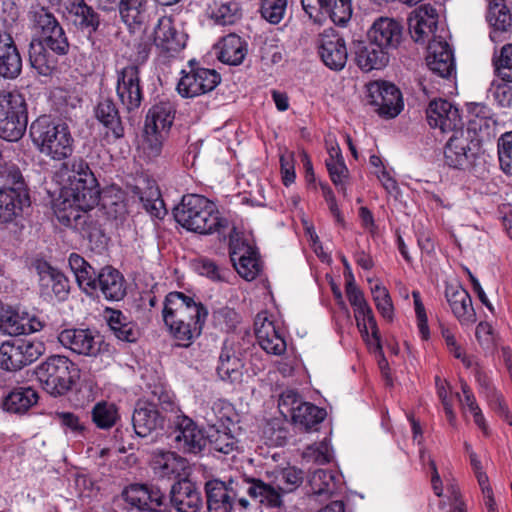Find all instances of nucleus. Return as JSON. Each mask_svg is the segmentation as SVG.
<instances>
[{
  "label": "nucleus",
  "instance_id": "nucleus-35",
  "mask_svg": "<svg viewBox=\"0 0 512 512\" xmlns=\"http://www.w3.org/2000/svg\"><path fill=\"white\" fill-rule=\"evenodd\" d=\"M107 300L119 301L126 295L125 279L115 268L106 266L97 275V289Z\"/></svg>",
  "mask_w": 512,
  "mask_h": 512
},
{
  "label": "nucleus",
  "instance_id": "nucleus-12",
  "mask_svg": "<svg viewBox=\"0 0 512 512\" xmlns=\"http://www.w3.org/2000/svg\"><path fill=\"white\" fill-rule=\"evenodd\" d=\"M44 353L41 342L24 339L5 341L0 345V368L18 371L36 361Z\"/></svg>",
  "mask_w": 512,
  "mask_h": 512
},
{
  "label": "nucleus",
  "instance_id": "nucleus-4",
  "mask_svg": "<svg viewBox=\"0 0 512 512\" xmlns=\"http://www.w3.org/2000/svg\"><path fill=\"white\" fill-rule=\"evenodd\" d=\"M252 483L247 478L231 479L228 483L210 480L205 485L208 512H232L249 506L247 495L254 499Z\"/></svg>",
  "mask_w": 512,
  "mask_h": 512
},
{
  "label": "nucleus",
  "instance_id": "nucleus-55",
  "mask_svg": "<svg viewBox=\"0 0 512 512\" xmlns=\"http://www.w3.org/2000/svg\"><path fill=\"white\" fill-rule=\"evenodd\" d=\"M208 439L212 448L223 454H229L237 447V440L231 433V426L229 430L223 428L210 430Z\"/></svg>",
  "mask_w": 512,
  "mask_h": 512
},
{
  "label": "nucleus",
  "instance_id": "nucleus-58",
  "mask_svg": "<svg viewBox=\"0 0 512 512\" xmlns=\"http://www.w3.org/2000/svg\"><path fill=\"white\" fill-rule=\"evenodd\" d=\"M287 0H261L262 17L271 24H278L284 18Z\"/></svg>",
  "mask_w": 512,
  "mask_h": 512
},
{
  "label": "nucleus",
  "instance_id": "nucleus-20",
  "mask_svg": "<svg viewBox=\"0 0 512 512\" xmlns=\"http://www.w3.org/2000/svg\"><path fill=\"white\" fill-rule=\"evenodd\" d=\"M428 124L432 128H439L443 133L455 132L463 129V122L459 110L445 99L433 100L426 110Z\"/></svg>",
  "mask_w": 512,
  "mask_h": 512
},
{
  "label": "nucleus",
  "instance_id": "nucleus-31",
  "mask_svg": "<svg viewBox=\"0 0 512 512\" xmlns=\"http://www.w3.org/2000/svg\"><path fill=\"white\" fill-rule=\"evenodd\" d=\"M170 501L178 512H198L203 503L198 487L188 479L179 480L171 487Z\"/></svg>",
  "mask_w": 512,
  "mask_h": 512
},
{
  "label": "nucleus",
  "instance_id": "nucleus-22",
  "mask_svg": "<svg viewBox=\"0 0 512 512\" xmlns=\"http://www.w3.org/2000/svg\"><path fill=\"white\" fill-rule=\"evenodd\" d=\"M230 259L237 273L247 281L254 280L261 271L257 252L244 241H230Z\"/></svg>",
  "mask_w": 512,
  "mask_h": 512
},
{
  "label": "nucleus",
  "instance_id": "nucleus-29",
  "mask_svg": "<svg viewBox=\"0 0 512 512\" xmlns=\"http://www.w3.org/2000/svg\"><path fill=\"white\" fill-rule=\"evenodd\" d=\"M427 66L436 75L450 78L455 74L453 52L447 42L433 39L428 44Z\"/></svg>",
  "mask_w": 512,
  "mask_h": 512
},
{
  "label": "nucleus",
  "instance_id": "nucleus-53",
  "mask_svg": "<svg viewBox=\"0 0 512 512\" xmlns=\"http://www.w3.org/2000/svg\"><path fill=\"white\" fill-rule=\"evenodd\" d=\"M238 10V3L234 1H213V3L209 5L210 17L219 25L233 24L238 18Z\"/></svg>",
  "mask_w": 512,
  "mask_h": 512
},
{
  "label": "nucleus",
  "instance_id": "nucleus-41",
  "mask_svg": "<svg viewBox=\"0 0 512 512\" xmlns=\"http://www.w3.org/2000/svg\"><path fill=\"white\" fill-rule=\"evenodd\" d=\"M246 54V43L238 35L229 34L222 39L218 55L221 62L236 66L243 62Z\"/></svg>",
  "mask_w": 512,
  "mask_h": 512
},
{
  "label": "nucleus",
  "instance_id": "nucleus-61",
  "mask_svg": "<svg viewBox=\"0 0 512 512\" xmlns=\"http://www.w3.org/2000/svg\"><path fill=\"white\" fill-rule=\"evenodd\" d=\"M304 400L301 395L294 389L284 390L278 399V408L281 415L284 418H290L295 414L298 406L302 404Z\"/></svg>",
  "mask_w": 512,
  "mask_h": 512
},
{
  "label": "nucleus",
  "instance_id": "nucleus-24",
  "mask_svg": "<svg viewBox=\"0 0 512 512\" xmlns=\"http://www.w3.org/2000/svg\"><path fill=\"white\" fill-rule=\"evenodd\" d=\"M60 344L83 356H96L100 352V340L90 329H65L58 335Z\"/></svg>",
  "mask_w": 512,
  "mask_h": 512
},
{
  "label": "nucleus",
  "instance_id": "nucleus-47",
  "mask_svg": "<svg viewBox=\"0 0 512 512\" xmlns=\"http://www.w3.org/2000/svg\"><path fill=\"white\" fill-rule=\"evenodd\" d=\"M108 325L119 340L134 342L138 337L135 324L129 321L120 310L109 312Z\"/></svg>",
  "mask_w": 512,
  "mask_h": 512
},
{
  "label": "nucleus",
  "instance_id": "nucleus-10",
  "mask_svg": "<svg viewBox=\"0 0 512 512\" xmlns=\"http://www.w3.org/2000/svg\"><path fill=\"white\" fill-rule=\"evenodd\" d=\"M28 123L27 106L23 95L14 91L0 93V137L18 141L25 133Z\"/></svg>",
  "mask_w": 512,
  "mask_h": 512
},
{
  "label": "nucleus",
  "instance_id": "nucleus-15",
  "mask_svg": "<svg viewBox=\"0 0 512 512\" xmlns=\"http://www.w3.org/2000/svg\"><path fill=\"white\" fill-rule=\"evenodd\" d=\"M116 73V93L119 101L128 111L139 108L143 99L139 66L128 64L117 69Z\"/></svg>",
  "mask_w": 512,
  "mask_h": 512
},
{
  "label": "nucleus",
  "instance_id": "nucleus-14",
  "mask_svg": "<svg viewBox=\"0 0 512 512\" xmlns=\"http://www.w3.org/2000/svg\"><path fill=\"white\" fill-rule=\"evenodd\" d=\"M301 4L315 23L329 18L334 24L344 26L352 17L351 0H301Z\"/></svg>",
  "mask_w": 512,
  "mask_h": 512
},
{
  "label": "nucleus",
  "instance_id": "nucleus-17",
  "mask_svg": "<svg viewBox=\"0 0 512 512\" xmlns=\"http://www.w3.org/2000/svg\"><path fill=\"white\" fill-rule=\"evenodd\" d=\"M220 80V75L212 69L192 68L189 72L183 70L177 91L185 98L197 97L212 91Z\"/></svg>",
  "mask_w": 512,
  "mask_h": 512
},
{
  "label": "nucleus",
  "instance_id": "nucleus-54",
  "mask_svg": "<svg viewBox=\"0 0 512 512\" xmlns=\"http://www.w3.org/2000/svg\"><path fill=\"white\" fill-rule=\"evenodd\" d=\"M497 75L506 82H512V44L504 45L492 58Z\"/></svg>",
  "mask_w": 512,
  "mask_h": 512
},
{
  "label": "nucleus",
  "instance_id": "nucleus-45",
  "mask_svg": "<svg viewBox=\"0 0 512 512\" xmlns=\"http://www.w3.org/2000/svg\"><path fill=\"white\" fill-rule=\"evenodd\" d=\"M28 18L31 22L32 29L35 32L34 37H40L43 34L62 26L48 8L40 5L31 6L28 12Z\"/></svg>",
  "mask_w": 512,
  "mask_h": 512
},
{
  "label": "nucleus",
  "instance_id": "nucleus-26",
  "mask_svg": "<svg viewBox=\"0 0 512 512\" xmlns=\"http://www.w3.org/2000/svg\"><path fill=\"white\" fill-rule=\"evenodd\" d=\"M243 368L244 362L235 343L225 340L219 354L216 368L218 376L223 381L239 383L242 380Z\"/></svg>",
  "mask_w": 512,
  "mask_h": 512
},
{
  "label": "nucleus",
  "instance_id": "nucleus-50",
  "mask_svg": "<svg viewBox=\"0 0 512 512\" xmlns=\"http://www.w3.org/2000/svg\"><path fill=\"white\" fill-rule=\"evenodd\" d=\"M333 458L334 451L328 438L308 445L302 452V459L308 464L324 465L330 463Z\"/></svg>",
  "mask_w": 512,
  "mask_h": 512
},
{
  "label": "nucleus",
  "instance_id": "nucleus-1",
  "mask_svg": "<svg viewBox=\"0 0 512 512\" xmlns=\"http://www.w3.org/2000/svg\"><path fill=\"white\" fill-rule=\"evenodd\" d=\"M208 316L205 306L182 292H170L163 302L162 318L170 337L187 348L200 337Z\"/></svg>",
  "mask_w": 512,
  "mask_h": 512
},
{
  "label": "nucleus",
  "instance_id": "nucleus-46",
  "mask_svg": "<svg viewBox=\"0 0 512 512\" xmlns=\"http://www.w3.org/2000/svg\"><path fill=\"white\" fill-rule=\"evenodd\" d=\"M340 483V475L332 470L317 469L309 476V485L316 495H332Z\"/></svg>",
  "mask_w": 512,
  "mask_h": 512
},
{
  "label": "nucleus",
  "instance_id": "nucleus-33",
  "mask_svg": "<svg viewBox=\"0 0 512 512\" xmlns=\"http://www.w3.org/2000/svg\"><path fill=\"white\" fill-rule=\"evenodd\" d=\"M22 70V58L18 48L7 31L0 30V76L15 79Z\"/></svg>",
  "mask_w": 512,
  "mask_h": 512
},
{
  "label": "nucleus",
  "instance_id": "nucleus-64",
  "mask_svg": "<svg viewBox=\"0 0 512 512\" xmlns=\"http://www.w3.org/2000/svg\"><path fill=\"white\" fill-rule=\"evenodd\" d=\"M97 273L94 268L88 264L81 272L75 274L76 281L81 289L86 293L92 294L97 290Z\"/></svg>",
  "mask_w": 512,
  "mask_h": 512
},
{
  "label": "nucleus",
  "instance_id": "nucleus-19",
  "mask_svg": "<svg viewBox=\"0 0 512 512\" xmlns=\"http://www.w3.org/2000/svg\"><path fill=\"white\" fill-rule=\"evenodd\" d=\"M318 53L323 63L331 70H342L347 62L348 52L342 36L334 29H325L318 38Z\"/></svg>",
  "mask_w": 512,
  "mask_h": 512
},
{
  "label": "nucleus",
  "instance_id": "nucleus-3",
  "mask_svg": "<svg viewBox=\"0 0 512 512\" xmlns=\"http://www.w3.org/2000/svg\"><path fill=\"white\" fill-rule=\"evenodd\" d=\"M30 135L41 153L54 160H63L73 152V138L69 127L55 122L48 116H41L30 126Z\"/></svg>",
  "mask_w": 512,
  "mask_h": 512
},
{
  "label": "nucleus",
  "instance_id": "nucleus-40",
  "mask_svg": "<svg viewBox=\"0 0 512 512\" xmlns=\"http://www.w3.org/2000/svg\"><path fill=\"white\" fill-rule=\"evenodd\" d=\"M95 116L111 132L114 140L124 136V127L112 100L104 99L100 101L95 109Z\"/></svg>",
  "mask_w": 512,
  "mask_h": 512
},
{
  "label": "nucleus",
  "instance_id": "nucleus-8",
  "mask_svg": "<svg viewBox=\"0 0 512 512\" xmlns=\"http://www.w3.org/2000/svg\"><path fill=\"white\" fill-rule=\"evenodd\" d=\"M67 181L66 194L79 210L86 212L98 204L100 191L97 180L84 160L74 159L71 162Z\"/></svg>",
  "mask_w": 512,
  "mask_h": 512
},
{
  "label": "nucleus",
  "instance_id": "nucleus-59",
  "mask_svg": "<svg viewBox=\"0 0 512 512\" xmlns=\"http://www.w3.org/2000/svg\"><path fill=\"white\" fill-rule=\"evenodd\" d=\"M195 268L200 275L216 282L227 281L230 273L228 270L218 266L214 261L206 257L200 258L196 262Z\"/></svg>",
  "mask_w": 512,
  "mask_h": 512
},
{
  "label": "nucleus",
  "instance_id": "nucleus-28",
  "mask_svg": "<svg viewBox=\"0 0 512 512\" xmlns=\"http://www.w3.org/2000/svg\"><path fill=\"white\" fill-rule=\"evenodd\" d=\"M153 40L157 48L169 54L181 51L186 45L185 35L177 30L169 16L159 18L154 28Z\"/></svg>",
  "mask_w": 512,
  "mask_h": 512
},
{
  "label": "nucleus",
  "instance_id": "nucleus-21",
  "mask_svg": "<svg viewBox=\"0 0 512 512\" xmlns=\"http://www.w3.org/2000/svg\"><path fill=\"white\" fill-rule=\"evenodd\" d=\"M438 24L437 10L430 4L417 7L409 17V31L415 42L428 44L436 39L435 31Z\"/></svg>",
  "mask_w": 512,
  "mask_h": 512
},
{
  "label": "nucleus",
  "instance_id": "nucleus-56",
  "mask_svg": "<svg viewBox=\"0 0 512 512\" xmlns=\"http://www.w3.org/2000/svg\"><path fill=\"white\" fill-rule=\"evenodd\" d=\"M166 134L152 129L148 131L147 127H144L142 150L143 153L149 158L153 159L158 157L162 152L163 142Z\"/></svg>",
  "mask_w": 512,
  "mask_h": 512
},
{
  "label": "nucleus",
  "instance_id": "nucleus-36",
  "mask_svg": "<svg viewBox=\"0 0 512 512\" xmlns=\"http://www.w3.org/2000/svg\"><path fill=\"white\" fill-rule=\"evenodd\" d=\"M38 393L30 386H19L13 388L2 402L5 411L14 414H24L31 407L37 404Z\"/></svg>",
  "mask_w": 512,
  "mask_h": 512
},
{
  "label": "nucleus",
  "instance_id": "nucleus-44",
  "mask_svg": "<svg viewBox=\"0 0 512 512\" xmlns=\"http://www.w3.org/2000/svg\"><path fill=\"white\" fill-rule=\"evenodd\" d=\"M173 120L174 110L172 105L169 102H160L149 109L144 127H147L148 131L154 129L167 134Z\"/></svg>",
  "mask_w": 512,
  "mask_h": 512
},
{
  "label": "nucleus",
  "instance_id": "nucleus-39",
  "mask_svg": "<svg viewBox=\"0 0 512 512\" xmlns=\"http://www.w3.org/2000/svg\"><path fill=\"white\" fill-rule=\"evenodd\" d=\"M40 287L42 291L49 294L51 291L58 300H64L69 293L68 279L58 270L45 266L39 271Z\"/></svg>",
  "mask_w": 512,
  "mask_h": 512
},
{
  "label": "nucleus",
  "instance_id": "nucleus-49",
  "mask_svg": "<svg viewBox=\"0 0 512 512\" xmlns=\"http://www.w3.org/2000/svg\"><path fill=\"white\" fill-rule=\"evenodd\" d=\"M92 421L99 429L112 428L119 419L117 406L108 401L97 402L91 411Z\"/></svg>",
  "mask_w": 512,
  "mask_h": 512
},
{
  "label": "nucleus",
  "instance_id": "nucleus-6",
  "mask_svg": "<svg viewBox=\"0 0 512 512\" xmlns=\"http://www.w3.org/2000/svg\"><path fill=\"white\" fill-rule=\"evenodd\" d=\"M36 379L52 396L66 394L79 377L77 366L66 356L52 355L36 366Z\"/></svg>",
  "mask_w": 512,
  "mask_h": 512
},
{
  "label": "nucleus",
  "instance_id": "nucleus-48",
  "mask_svg": "<svg viewBox=\"0 0 512 512\" xmlns=\"http://www.w3.org/2000/svg\"><path fill=\"white\" fill-rule=\"evenodd\" d=\"M148 0H121L119 11L123 21L130 27L141 25L146 20Z\"/></svg>",
  "mask_w": 512,
  "mask_h": 512
},
{
  "label": "nucleus",
  "instance_id": "nucleus-30",
  "mask_svg": "<svg viewBox=\"0 0 512 512\" xmlns=\"http://www.w3.org/2000/svg\"><path fill=\"white\" fill-rule=\"evenodd\" d=\"M445 296L453 315L462 326H472L477 321V314L472 304V298L461 286H447Z\"/></svg>",
  "mask_w": 512,
  "mask_h": 512
},
{
  "label": "nucleus",
  "instance_id": "nucleus-60",
  "mask_svg": "<svg viewBox=\"0 0 512 512\" xmlns=\"http://www.w3.org/2000/svg\"><path fill=\"white\" fill-rule=\"evenodd\" d=\"M500 168L507 175H512V131L500 136L497 143Z\"/></svg>",
  "mask_w": 512,
  "mask_h": 512
},
{
  "label": "nucleus",
  "instance_id": "nucleus-5",
  "mask_svg": "<svg viewBox=\"0 0 512 512\" xmlns=\"http://www.w3.org/2000/svg\"><path fill=\"white\" fill-rule=\"evenodd\" d=\"M69 49L68 37L61 26L40 37L32 38L29 46L30 64L40 75L48 76L56 68L55 56H65Z\"/></svg>",
  "mask_w": 512,
  "mask_h": 512
},
{
  "label": "nucleus",
  "instance_id": "nucleus-52",
  "mask_svg": "<svg viewBox=\"0 0 512 512\" xmlns=\"http://www.w3.org/2000/svg\"><path fill=\"white\" fill-rule=\"evenodd\" d=\"M335 154L337 159L331 157L329 160H326V166L333 184L337 187L338 191L343 194L344 197H347V188L346 181L349 175L348 168L343 161V158L340 154V150H336Z\"/></svg>",
  "mask_w": 512,
  "mask_h": 512
},
{
  "label": "nucleus",
  "instance_id": "nucleus-37",
  "mask_svg": "<svg viewBox=\"0 0 512 512\" xmlns=\"http://www.w3.org/2000/svg\"><path fill=\"white\" fill-rule=\"evenodd\" d=\"M152 469L154 474L160 478L178 476L187 467V461L170 451H158L152 458Z\"/></svg>",
  "mask_w": 512,
  "mask_h": 512
},
{
  "label": "nucleus",
  "instance_id": "nucleus-38",
  "mask_svg": "<svg viewBox=\"0 0 512 512\" xmlns=\"http://www.w3.org/2000/svg\"><path fill=\"white\" fill-rule=\"evenodd\" d=\"M486 18L492 27L490 39L493 42L501 41V35L511 26L512 20L504 0H492Z\"/></svg>",
  "mask_w": 512,
  "mask_h": 512
},
{
  "label": "nucleus",
  "instance_id": "nucleus-11",
  "mask_svg": "<svg viewBox=\"0 0 512 512\" xmlns=\"http://www.w3.org/2000/svg\"><path fill=\"white\" fill-rule=\"evenodd\" d=\"M355 60L364 72L380 70L384 66V16L374 21L367 32V41L357 44Z\"/></svg>",
  "mask_w": 512,
  "mask_h": 512
},
{
  "label": "nucleus",
  "instance_id": "nucleus-23",
  "mask_svg": "<svg viewBox=\"0 0 512 512\" xmlns=\"http://www.w3.org/2000/svg\"><path fill=\"white\" fill-rule=\"evenodd\" d=\"M254 329L259 345L268 354L281 355L286 351V342L267 312L257 314Z\"/></svg>",
  "mask_w": 512,
  "mask_h": 512
},
{
  "label": "nucleus",
  "instance_id": "nucleus-57",
  "mask_svg": "<svg viewBox=\"0 0 512 512\" xmlns=\"http://www.w3.org/2000/svg\"><path fill=\"white\" fill-rule=\"evenodd\" d=\"M404 109L401 90L393 83L386 82V119L397 117Z\"/></svg>",
  "mask_w": 512,
  "mask_h": 512
},
{
  "label": "nucleus",
  "instance_id": "nucleus-63",
  "mask_svg": "<svg viewBox=\"0 0 512 512\" xmlns=\"http://www.w3.org/2000/svg\"><path fill=\"white\" fill-rule=\"evenodd\" d=\"M414 310L417 317V326L420 333V336L423 340H428L430 338V331L428 327V319L425 311L424 304L421 299V295L419 291L414 290L412 292Z\"/></svg>",
  "mask_w": 512,
  "mask_h": 512
},
{
  "label": "nucleus",
  "instance_id": "nucleus-13",
  "mask_svg": "<svg viewBox=\"0 0 512 512\" xmlns=\"http://www.w3.org/2000/svg\"><path fill=\"white\" fill-rule=\"evenodd\" d=\"M480 143V139L472 137L464 129L455 131L444 147L445 164L454 169L468 168L478 153Z\"/></svg>",
  "mask_w": 512,
  "mask_h": 512
},
{
  "label": "nucleus",
  "instance_id": "nucleus-62",
  "mask_svg": "<svg viewBox=\"0 0 512 512\" xmlns=\"http://www.w3.org/2000/svg\"><path fill=\"white\" fill-rule=\"evenodd\" d=\"M367 104L370 105L379 116L384 115V81L376 80L367 85Z\"/></svg>",
  "mask_w": 512,
  "mask_h": 512
},
{
  "label": "nucleus",
  "instance_id": "nucleus-27",
  "mask_svg": "<svg viewBox=\"0 0 512 512\" xmlns=\"http://www.w3.org/2000/svg\"><path fill=\"white\" fill-rule=\"evenodd\" d=\"M43 328V323L28 312H20L18 309L6 306V310L0 320V330L17 336L38 332Z\"/></svg>",
  "mask_w": 512,
  "mask_h": 512
},
{
  "label": "nucleus",
  "instance_id": "nucleus-2",
  "mask_svg": "<svg viewBox=\"0 0 512 512\" xmlns=\"http://www.w3.org/2000/svg\"><path fill=\"white\" fill-rule=\"evenodd\" d=\"M174 217L182 227L199 234L221 232L228 226V220L220 216L214 203L197 194L183 196Z\"/></svg>",
  "mask_w": 512,
  "mask_h": 512
},
{
  "label": "nucleus",
  "instance_id": "nucleus-16",
  "mask_svg": "<svg viewBox=\"0 0 512 512\" xmlns=\"http://www.w3.org/2000/svg\"><path fill=\"white\" fill-rule=\"evenodd\" d=\"M173 423L175 447L183 453L194 455L201 453L207 440L197 424L183 414L177 415Z\"/></svg>",
  "mask_w": 512,
  "mask_h": 512
},
{
  "label": "nucleus",
  "instance_id": "nucleus-43",
  "mask_svg": "<svg viewBox=\"0 0 512 512\" xmlns=\"http://www.w3.org/2000/svg\"><path fill=\"white\" fill-rule=\"evenodd\" d=\"M234 415L232 405L224 400L218 399L212 403L204 417L210 430L219 428L229 430V426H234Z\"/></svg>",
  "mask_w": 512,
  "mask_h": 512
},
{
  "label": "nucleus",
  "instance_id": "nucleus-18",
  "mask_svg": "<svg viewBox=\"0 0 512 512\" xmlns=\"http://www.w3.org/2000/svg\"><path fill=\"white\" fill-rule=\"evenodd\" d=\"M12 183L16 187H0V222L11 223L18 217L28 200L27 194L21 189L22 175L18 168L10 169Z\"/></svg>",
  "mask_w": 512,
  "mask_h": 512
},
{
  "label": "nucleus",
  "instance_id": "nucleus-42",
  "mask_svg": "<svg viewBox=\"0 0 512 512\" xmlns=\"http://www.w3.org/2000/svg\"><path fill=\"white\" fill-rule=\"evenodd\" d=\"M326 415L324 409L304 401L291 417V422L301 430L311 431L316 430V427L325 419Z\"/></svg>",
  "mask_w": 512,
  "mask_h": 512
},
{
  "label": "nucleus",
  "instance_id": "nucleus-25",
  "mask_svg": "<svg viewBox=\"0 0 512 512\" xmlns=\"http://www.w3.org/2000/svg\"><path fill=\"white\" fill-rule=\"evenodd\" d=\"M125 501L137 512L157 511L164 502V495L158 488L144 484H133L123 492Z\"/></svg>",
  "mask_w": 512,
  "mask_h": 512
},
{
  "label": "nucleus",
  "instance_id": "nucleus-9",
  "mask_svg": "<svg viewBox=\"0 0 512 512\" xmlns=\"http://www.w3.org/2000/svg\"><path fill=\"white\" fill-rule=\"evenodd\" d=\"M346 294L351 306L354 309L357 326L364 338L368 350L378 358V364L382 370L384 355L381 345V336L370 307L367 305L363 293L353 283L352 274L346 284Z\"/></svg>",
  "mask_w": 512,
  "mask_h": 512
},
{
  "label": "nucleus",
  "instance_id": "nucleus-34",
  "mask_svg": "<svg viewBox=\"0 0 512 512\" xmlns=\"http://www.w3.org/2000/svg\"><path fill=\"white\" fill-rule=\"evenodd\" d=\"M468 114L469 119L464 132H469L472 137L480 139V142L489 138L495 125L490 108L483 103H470Z\"/></svg>",
  "mask_w": 512,
  "mask_h": 512
},
{
  "label": "nucleus",
  "instance_id": "nucleus-32",
  "mask_svg": "<svg viewBox=\"0 0 512 512\" xmlns=\"http://www.w3.org/2000/svg\"><path fill=\"white\" fill-rule=\"evenodd\" d=\"M163 421L155 403L142 400L137 402L132 416V424L139 437H147L158 428H162Z\"/></svg>",
  "mask_w": 512,
  "mask_h": 512
},
{
  "label": "nucleus",
  "instance_id": "nucleus-7",
  "mask_svg": "<svg viewBox=\"0 0 512 512\" xmlns=\"http://www.w3.org/2000/svg\"><path fill=\"white\" fill-rule=\"evenodd\" d=\"M269 477V482L250 479L254 499L268 507H280L283 495L295 491L303 482V472L296 467L274 471Z\"/></svg>",
  "mask_w": 512,
  "mask_h": 512
},
{
  "label": "nucleus",
  "instance_id": "nucleus-51",
  "mask_svg": "<svg viewBox=\"0 0 512 512\" xmlns=\"http://www.w3.org/2000/svg\"><path fill=\"white\" fill-rule=\"evenodd\" d=\"M71 14L74 25L81 30H86L89 34L94 32L99 25L97 14L83 1L73 5Z\"/></svg>",
  "mask_w": 512,
  "mask_h": 512
}]
</instances>
